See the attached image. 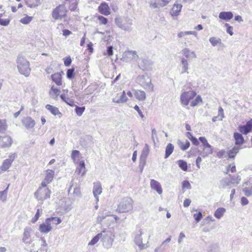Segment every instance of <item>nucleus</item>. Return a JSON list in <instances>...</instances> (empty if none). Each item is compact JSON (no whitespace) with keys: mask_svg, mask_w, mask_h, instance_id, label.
<instances>
[{"mask_svg":"<svg viewBox=\"0 0 252 252\" xmlns=\"http://www.w3.org/2000/svg\"><path fill=\"white\" fill-rule=\"evenodd\" d=\"M116 25L121 30L130 32L132 31L131 26L133 21L126 17H117L115 19Z\"/></svg>","mask_w":252,"mask_h":252,"instance_id":"f257e3e1","label":"nucleus"},{"mask_svg":"<svg viewBox=\"0 0 252 252\" xmlns=\"http://www.w3.org/2000/svg\"><path fill=\"white\" fill-rule=\"evenodd\" d=\"M17 63L19 72L26 77L29 76L31 72V68L29 66L30 63L24 58L19 55L17 58Z\"/></svg>","mask_w":252,"mask_h":252,"instance_id":"f03ea898","label":"nucleus"},{"mask_svg":"<svg viewBox=\"0 0 252 252\" xmlns=\"http://www.w3.org/2000/svg\"><path fill=\"white\" fill-rule=\"evenodd\" d=\"M133 200L132 198L128 197H124L118 204L116 211L120 213L128 212L133 209Z\"/></svg>","mask_w":252,"mask_h":252,"instance_id":"7ed1b4c3","label":"nucleus"},{"mask_svg":"<svg viewBox=\"0 0 252 252\" xmlns=\"http://www.w3.org/2000/svg\"><path fill=\"white\" fill-rule=\"evenodd\" d=\"M101 241L103 245L106 248H110L112 246L114 238L115 237L113 233L108 230H103L101 233Z\"/></svg>","mask_w":252,"mask_h":252,"instance_id":"20e7f679","label":"nucleus"},{"mask_svg":"<svg viewBox=\"0 0 252 252\" xmlns=\"http://www.w3.org/2000/svg\"><path fill=\"white\" fill-rule=\"evenodd\" d=\"M67 9L64 4H60L53 9L52 16L55 20H61L66 16Z\"/></svg>","mask_w":252,"mask_h":252,"instance_id":"39448f33","label":"nucleus"},{"mask_svg":"<svg viewBox=\"0 0 252 252\" xmlns=\"http://www.w3.org/2000/svg\"><path fill=\"white\" fill-rule=\"evenodd\" d=\"M137 80L139 84L145 89L150 92L153 91L154 86L151 83V79L149 77L144 75L139 76L137 78Z\"/></svg>","mask_w":252,"mask_h":252,"instance_id":"423d86ee","label":"nucleus"},{"mask_svg":"<svg viewBox=\"0 0 252 252\" xmlns=\"http://www.w3.org/2000/svg\"><path fill=\"white\" fill-rule=\"evenodd\" d=\"M51 191L47 188H39L34 193V195L38 200L43 201L50 197Z\"/></svg>","mask_w":252,"mask_h":252,"instance_id":"0eeeda50","label":"nucleus"},{"mask_svg":"<svg viewBox=\"0 0 252 252\" xmlns=\"http://www.w3.org/2000/svg\"><path fill=\"white\" fill-rule=\"evenodd\" d=\"M196 95V93L192 91L183 92L180 96V101L181 104L184 106L188 105L189 101L192 99Z\"/></svg>","mask_w":252,"mask_h":252,"instance_id":"6e6552de","label":"nucleus"},{"mask_svg":"<svg viewBox=\"0 0 252 252\" xmlns=\"http://www.w3.org/2000/svg\"><path fill=\"white\" fill-rule=\"evenodd\" d=\"M33 233V230L31 227L27 226L24 229L22 241L26 245H30L32 240L31 238L32 234Z\"/></svg>","mask_w":252,"mask_h":252,"instance_id":"1a4fd4ad","label":"nucleus"},{"mask_svg":"<svg viewBox=\"0 0 252 252\" xmlns=\"http://www.w3.org/2000/svg\"><path fill=\"white\" fill-rule=\"evenodd\" d=\"M150 149L149 146L147 144L145 145L144 148L142 150L140 158V164L139 166L141 168V172H142L143 167L146 164V158L149 155Z\"/></svg>","mask_w":252,"mask_h":252,"instance_id":"9d476101","label":"nucleus"},{"mask_svg":"<svg viewBox=\"0 0 252 252\" xmlns=\"http://www.w3.org/2000/svg\"><path fill=\"white\" fill-rule=\"evenodd\" d=\"M138 58L137 52L135 51H126L123 55L121 60L125 62L128 63L132 60L136 59Z\"/></svg>","mask_w":252,"mask_h":252,"instance_id":"9b49d317","label":"nucleus"},{"mask_svg":"<svg viewBox=\"0 0 252 252\" xmlns=\"http://www.w3.org/2000/svg\"><path fill=\"white\" fill-rule=\"evenodd\" d=\"M244 187L243 192L247 196L252 195V177L245 182L243 185Z\"/></svg>","mask_w":252,"mask_h":252,"instance_id":"f8f14e48","label":"nucleus"},{"mask_svg":"<svg viewBox=\"0 0 252 252\" xmlns=\"http://www.w3.org/2000/svg\"><path fill=\"white\" fill-rule=\"evenodd\" d=\"M137 63L139 67L143 70H148L152 66L151 62L146 58L139 59Z\"/></svg>","mask_w":252,"mask_h":252,"instance_id":"ddd939ff","label":"nucleus"},{"mask_svg":"<svg viewBox=\"0 0 252 252\" xmlns=\"http://www.w3.org/2000/svg\"><path fill=\"white\" fill-rule=\"evenodd\" d=\"M15 156H11L9 158L4 160L1 165L0 166V173L6 171L10 167L14 159Z\"/></svg>","mask_w":252,"mask_h":252,"instance_id":"4468645a","label":"nucleus"},{"mask_svg":"<svg viewBox=\"0 0 252 252\" xmlns=\"http://www.w3.org/2000/svg\"><path fill=\"white\" fill-rule=\"evenodd\" d=\"M22 124L27 129H31L35 125V121L30 117H26L22 120Z\"/></svg>","mask_w":252,"mask_h":252,"instance_id":"2eb2a0df","label":"nucleus"},{"mask_svg":"<svg viewBox=\"0 0 252 252\" xmlns=\"http://www.w3.org/2000/svg\"><path fill=\"white\" fill-rule=\"evenodd\" d=\"M52 229V227L49 223V220L46 219L45 222L40 224L39 230L43 233H48Z\"/></svg>","mask_w":252,"mask_h":252,"instance_id":"dca6fc26","label":"nucleus"},{"mask_svg":"<svg viewBox=\"0 0 252 252\" xmlns=\"http://www.w3.org/2000/svg\"><path fill=\"white\" fill-rule=\"evenodd\" d=\"M12 143L11 138L9 136H0V147L2 148L10 147Z\"/></svg>","mask_w":252,"mask_h":252,"instance_id":"f3484780","label":"nucleus"},{"mask_svg":"<svg viewBox=\"0 0 252 252\" xmlns=\"http://www.w3.org/2000/svg\"><path fill=\"white\" fill-rule=\"evenodd\" d=\"M102 189L100 182H96L94 183L93 192L94 196L95 197L96 202H98L99 200L98 195L101 193Z\"/></svg>","mask_w":252,"mask_h":252,"instance_id":"a211bd4d","label":"nucleus"},{"mask_svg":"<svg viewBox=\"0 0 252 252\" xmlns=\"http://www.w3.org/2000/svg\"><path fill=\"white\" fill-rule=\"evenodd\" d=\"M139 233L137 234L135 237L134 242L140 249H143L147 248V246L146 244L142 243V240L141 238L143 234L142 230L141 229L139 230Z\"/></svg>","mask_w":252,"mask_h":252,"instance_id":"6ab92c4d","label":"nucleus"},{"mask_svg":"<svg viewBox=\"0 0 252 252\" xmlns=\"http://www.w3.org/2000/svg\"><path fill=\"white\" fill-rule=\"evenodd\" d=\"M150 186L151 188L156 190L159 194H161L162 193V189L159 182L154 179H152L150 181Z\"/></svg>","mask_w":252,"mask_h":252,"instance_id":"aec40b11","label":"nucleus"},{"mask_svg":"<svg viewBox=\"0 0 252 252\" xmlns=\"http://www.w3.org/2000/svg\"><path fill=\"white\" fill-rule=\"evenodd\" d=\"M99 12L104 15H108L110 14V8L108 5L105 2L102 3L98 7Z\"/></svg>","mask_w":252,"mask_h":252,"instance_id":"412c9836","label":"nucleus"},{"mask_svg":"<svg viewBox=\"0 0 252 252\" xmlns=\"http://www.w3.org/2000/svg\"><path fill=\"white\" fill-rule=\"evenodd\" d=\"M182 54L189 59H192L196 58L194 52L191 51L189 48H185L182 50Z\"/></svg>","mask_w":252,"mask_h":252,"instance_id":"4be33fe9","label":"nucleus"},{"mask_svg":"<svg viewBox=\"0 0 252 252\" xmlns=\"http://www.w3.org/2000/svg\"><path fill=\"white\" fill-rule=\"evenodd\" d=\"M45 108L48 110H49L53 115L59 116L60 118L62 117V114L60 112L59 109L57 107L50 104H47L45 106Z\"/></svg>","mask_w":252,"mask_h":252,"instance_id":"5701e85b","label":"nucleus"},{"mask_svg":"<svg viewBox=\"0 0 252 252\" xmlns=\"http://www.w3.org/2000/svg\"><path fill=\"white\" fill-rule=\"evenodd\" d=\"M233 17V13L230 11H223L220 13L219 17L220 19L225 20L226 21H229Z\"/></svg>","mask_w":252,"mask_h":252,"instance_id":"b1692460","label":"nucleus"},{"mask_svg":"<svg viewBox=\"0 0 252 252\" xmlns=\"http://www.w3.org/2000/svg\"><path fill=\"white\" fill-rule=\"evenodd\" d=\"M234 138L235 140V144L237 145H242L244 143V139L242 135L238 132L234 133Z\"/></svg>","mask_w":252,"mask_h":252,"instance_id":"393cba45","label":"nucleus"},{"mask_svg":"<svg viewBox=\"0 0 252 252\" xmlns=\"http://www.w3.org/2000/svg\"><path fill=\"white\" fill-rule=\"evenodd\" d=\"M171 239V236H170L168 238L165 239L159 247L155 249V252H163V251L165 250V244L170 242Z\"/></svg>","mask_w":252,"mask_h":252,"instance_id":"a878e982","label":"nucleus"},{"mask_svg":"<svg viewBox=\"0 0 252 252\" xmlns=\"http://www.w3.org/2000/svg\"><path fill=\"white\" fill-rule=\"evenodd\" d=\"M181 64L182 67L181 73H189V63L187 60L184 58H181Z\"/></svg>","mask_w":252,"mask_h":252,"instance_id":"bb28decb","label":"nucleus"},{"mask_svg":"<svg viewBox=\"0 0 252 252\" xmlns=\"http://www.w3.org/2000/svg\"><path fill=\"white\" fill-rule=\"evenodd\" d=\"M76 171L79 174H81V176L85 175L86 172L85 162L83 160L81 161L77 168Z\"/></svg>","mask_w":252,"mask_h":252,"instance_id":"cd10ccee","label":"nucleus"},{"mask_svg":"<svg viewBox=\"0 0 252 252\" xmlns=\"http://www.w3.org/2000/svg\"><path fill=\"white\" fill-rule=\"evenodd\" d=\"M60 89L55 87L54 86H53L51 88L49 94L50 95V96L52 98L56 99L58 96L60 94Z\"/></svg>","mask_w":252,"mask_h":252,"instance_id":"c85d7f7f","label":"nucleus"},{"mask_svg":"<svg viewBox=\"0 0 252 252\" xmlns=\"http://www.w3.org/2000/svg\"><path fill=\"white\" fill-rule=\"evenodd\" d=\"M240 148L238 146H234L227 152L229 158H234L236 154L239 152Z\"/></svg>","mask_w":252,"mask_h":252,"instance_id":"c756f323","label":"nucleus"},{"mask_svg":"<svg viewBox=\"0 0 252 252\" xmlns=\"http://www.w3.org/2000/svg\"><path fill=\"white\" fill-rule=\"evenodd\" d=\"M51 78L57 85L60 86L62 85V76L60 73H55L51 75Z\"/></svg>","mask_w":252,"mask_h":252,"instance_id":"7c9ffc66","label":"nucleus"},{"mask_svg":"<svg viewBox=\"0 0 252 252\" xmlns=\"http://www.w3.org/2000/svg\"><path fill=\"white\" fill-rule=\"evenodd\" d=\"M182 7V5L181 4H174L171 9V14L174 16L178 15Z\"/></svg>","mask_w":252,"mask_h":252,"instance_id":"2f4dec72","label":"nucleus"},{"mask_svg":"<svg viewBox=\"0 0 252 252\" xmlns=\"http://www.w3.org/2000/svg\"><path fill=\"white\" fill-rule=\"evenodd\" d=\"M136 98L140 101L144 100L146 98V94L145 92L141 90H136L135 92Z\"/></svg>","mask_w":252,"mask_h":252,"instance_id":"473e14b6","label":"nucleus"},{"mask_svg":"<svg viewBox=\"0 0 252 252\" xmlns=\"http://www.w3.org/2000/svg\"><path fill=\"white\" fill-rule=\"evenodd\" d=\"M46 172L45 181H46L47 183H50L53 179L55 172L52 170L48 169L47 170Z\"/></svg>","mask_w":252,"mask_h":252,"instance_id":"72a5a7b5","label":"nucleus"},{"mask_svg":"<svg viewBox=\"0 0 252 252\" xmlns=\"http://www.w3.org/2000/svg\"><path fill=\"white\" fill-rule=\"evenodd\" d=\"M231 182L232 181H230L229 179L223 178L221 179L220 182L219 188L220 189H223L226 186H231Z\"/></svg>","mask_w":252,"mask_h":252,"instance_id":"f704fd0d","label":"nucleus"},{"mask_svg":"<svg viewBox=\"0 0 252 252\" xmlns=\"http://www.w3.org/2000/svg\"><path fill=\"white\" fill-rule=\"evenodd\" d=\"M27 6L30 8H34L40 4V0H26Z\"/></svg>","mask_w":252,"mask_h":252,"instance_id":"c9c22d12","label":"nucleus"},{"mask_svg":"<svg viewBox=\"0 0 252 252\" xmlns=\"http://www.w3.org/2000/svg\"><path fill=\"white\" fill-rule=\"evenodd\" d=\"M60 97L62 100L65 102L67 105L70 106L75 105L74 100L70 98L66 97L64 94H62L60 95Z\"/></svg>","mask_w":252,"mask_h":252,"instance_id":"e433bc0d","label":"nucleus"},{"mask_svg":"<svg viewBox=\"0 0 252 252\" xmlns=\"http://www.w3.org/2000/svg\"><path fill=\"white\" fill-rule=\"evenodd\" d=\"M226 210L224 208H219L214 213V216L218 219H220L224 215Z\"/></svg>","mask_w":252,"mask_h":252,"instance_id":"4c0bfd02","label":"nucleus"},{"mask_svg":"<svg viewBox=\"0 0 252 252\" xmlns=\"http://www.w3.org/2000/svg\"><path fill=\"white\" fill-rule=\"evenodd\" d=\"M174 146L171 144V143H169L166 147V149H165V158H168L170 155L172 153L173 150H174Z\"/></svg>","mask_w":252,"mask_h":252,"instance_id":"58836bf2","label":"nucleus"},{"mask_svg":"<svg viewBox=\"0 0 252 252\" xmlns=\"http://www.w3.org/2000/svg\"><path fill=\"white\" fill-rule=\"evenodd\" d=\"M213 153V149L212 146L210 148H203V151L201 153L200 155L203 157H206L209 155Z\"/></svg>","mask_w":252,"mask_h":252,"instance_id":"ea45409f","label":"nucleus"},{"mask_svg":"<svg viewBox=\"0 0 252 252\" xmlns=\"http://www.w3.org/2000/svg\"><path fill=\"white\" fill-rule=\"evenodd\" d=\"M230 176V181H232L231 185H233V186H236L240 183V182L241 181V177L240 176Z\"/></svg>","mask_w":252,"mask_h":252,"instance_id":"a19ab883","label":"nucleus"},{"mask_svg":"<svg viewBox=\"0 0 252 252\" xmlns=\"http://www.w3.org/2000/svg\"><path fill=\"white\" fill-rule=\"evenodd\" d=\"M7 127L6 121L5 120H0V133H4Z\"/></svg>","mask_w":252,"mask_h":252,"instance_id":"79ce46f5","label":"nucleus"},{"mask_svg":"<svg viewBox=\"0 0 252 252\" xmlns=\"http://www.w3.org/2000/svg\"><path fill=\"white\" fill-rule=\"evenodd\" d=\"M238 130L240 132L244 134H247L248 133L251 132L246 124L244 126H240L238 127Z\"/></svg>","mask_w":252,"mask_h":252,"instance_id":"37998d69","label":"nucleus"},{"mask_svg":"<svg viewBox=\"0 0 252 252\" xmlns=\"http://www.w3.org/2000/svg\"><path fill=\"white\" fill-rule=\"evenodd\" d=\"M179 166L184 171L188 169L187 163L183 160H179L178 161Z\"/></svg>","mask_w":252,"mask_h":252,"instance_id":"c03bdc74","label":"nucleus"},{"mask_svg":"<svg viewBox=\"0 0 252 252\" xmlns=\"http://www.w3.org/2000/svg\"><path fill=\"white\" fill-rule=\"evenodd\" d=\"M209 41L213 46H215L221 43V39L216 37H212L209 39Z\"/></svg>","mask_w":252,"mask_h":252,"instance_id":"a18cd8bd","label":"nucleus"},{"mask_svg":"<svg viewBox=\"0 0 252 252\" xmlns=\"http://www.w3.org/2000/svg\"><path fill=\"white\" fill-rule=\"evenodd\" d=\"M47 220H49V223L51 224H58L62 222V220L60 218L57 217H51L47 218Z\"/></svg>","mask_w":252,"mask_h":252,"instance_id":"49530a36","label":"nucleus"},{"mask_svg":"<svg viewBox=\"0 0 252 252\" xmlns=\"http://www.w3.org/2000/svg\"><path fill=\"white\" fill-rule=\"evenodd\" d=\"M178 144L180 148L183 151H185L188 149L190 146V143L188 140H186L185 144H184L181 141H178Z\"/></svg>","mask_w":252,"mask_h":252,"instance_id":"de8ad7c7","label":"nucleus"},{"mask_svg":"<svg viewBox=\"0 0 252 252\" xmlns=\"http://www.w3.org/2000/svg\"><path fill=\"white\" fill-rule=\"evenodd\" d=\"M101 234L100 233H98L95 236H94L92 240L89 243V245H94L95 244L98 240L101 239Z\"/></svg>","mask_w":252,"mask_h":252,"instance_id":"09e8293b","label":"nucleus"},{"mask_svg":"<svg viewBox=\"0 0 252 252\" xmlns=\"http://www.w3.org/2000/svg\"><path fill=\"white\" fill-rule=\"evenodd\" d=\"M32 19V17L26 15L23 18L21 19L20 22L23 24H28Z\"/></svg>","mask_w":252,"mask_h":252,"instance_id":"8fccbe9b","label":"nucleus"},{"mask_svg":"<svg viewBox=\"0 0 252 252\" xmlns=\"http://www.w3.org/2000/svg\"><path fill=\"white\" fill-rule=\"evenodd\" d=\"M74 68H72L67 69L66 72V76L67 78L69 79H72L74 77L75 73H74Z\"/></svg>","mask_w":252,"mask_h":252,"instance_id":"3c124183","label":"nucleus"},{"mask_svg":"<svg viewBox=\"0 0 252 252\" xmlns=\"http://www.w3.org/2000/svg\"><path fill=\"white\" fill-rule=\"evenodd\" d=\"M202 102V98L200 95H197L196 98L193 100L191 103L190 106L192 107H194L196 106L199 103Z\"/></svg>","mask_w":252,"mask_h":252,"instance_id":"603ef678","label":"nucleus"},{"mask_svg":"<svg viewBox=\"0 0 252 252\" xmlns=\"http://www.w3.org/2000/svg\"><path fill=\"white\" fill-rule=\"evenodd\" d=\"M8 188V186L4 190L0 191V200L2 202L6 200Z\"/></svg>","mask_w":252,"mask_h":252,"instance_id":"864d4df0","label":"nucleus"},{"mask_svg":"<svg viewBox=\"0 0 252 252\" xmlns=\"http://www.w3.org/2000/svg\"><path fill=\"white\" fill-rule=\"evenodd\" d=\"M199 141L202 143L204 147L205 148H210L211 145H210L208 142L207 139L204 137H200L199 138Z\"/></svg>","mask_w":252,"mask_h":252,"instance_id":"5fc2aeb1","label":"nucleus"},{"mask_svg":"<svg viewBox=\"0 0 252 252\" xmlns=\"http://www.w3.org/2000/svg\"><path fill=\"white\" fill-rule=\"evenodd\" d=\"M85 109V107H80V106H76L75 108V112L77 115L79 116H81L83 113L84 112Z\"/></svg>","mask_w":252,"mask_h":252,"instance_id":"6e6d98bb","label":"nucleus"},{"mask_svg":"<svg viewBox=\"0 0 252 252\" xmlns=\"http://www.w3.org/2000/svg\"><path fill=\"white\" fill-rule=\"evenodd\" d=\"M191 186L189 182L187 180H185L182 182V188L183 189H190Z\"/></svg>","mask_w":252,"mask_h":252,"instance_id":"4d7b16f0","label":"nucleus"},{"mask_svg":"<svg viewBox=\"0 0 252 252\" xmlns=\"http://www.w3.org/2000/svg\"><path fill=\"white\" fill-rule=\"evenodd\" d=\"M80 152L78 150H73L71 153V158L73 160H75L79 157Z\"/></svg>","mask_w":252,"mask_h":252,"instance_id":"13d9d810","label":"nucleus"},{"mask_svg":"<svg viewBox=\"0 0 252 252\" xmlns=\"http://www.w3.org/2000/svg\"><path fill=\"white\" fill-rule=\"evenodd\" d=\"M217 116H219V118H220L219 119L220 121H222L224 118L223 109L221 107L219 108L218 115Z\"/></svg>","mask_w":252,"mask_h":252,"instance_id":"bf43d9fd","label":"nucleus"},{"mask_svg":"<svg viewBox=\"0 0 252 252\" xmlns=\"http://www.w3.org/2000/svg\"><path fill=\"white\" fill-rule=\"evenodd\" d=\"M98 20H99V22L101 24L106 25L108 22L107 19L102 16H99L98 17Z\"/></svg>","mask_w":252,"mask_h":252,"instance_id":"052dcab7","label":"nucleus"},{"mask_svg":"<svg viewBox=\"0 0 252 252\" xmlns=\"http://www.w3.org/2000/svg\"><path fill=\"white\" fill-rule=\"evenodd\" d=\"M10 23V19H1L0 20V25L3 26H7Z\"/></svg>","mask_w":252,"mask_h":252,"instance_id":"680f3d73","label":"nucleus"},{"mask_svg":"<svg viewBox=\"0 0 252 252\" xmlns=\"http://www.w3.org/2000/svg\"><path fill=\"white\" fill-rule=\"evenodd\" d=\"M202 217V215L200 212H199L198 213L194 214L193 215V218L197 222L201 220Z\"/></svg>","mask_w":252,"mask_h":252,"instance_id":"e2e57ef3","label":"nucleus"},{"mask_svg":"<svg viewBox=\"0 0 252 252\" xmlns=\"http://www.w3.org/2000/svg\"><path fill=\"white\" fill-rule=\"evenodd\" d=\"M225 26L227 27V33L229 34L230 35H232L233 34V27L232 26H229V25L227 23L225 24Z\"/></svg>","mask_w":252,"mask_h":252,"instance_id":"0e129e2a","label":"nucleus"},{"mask_svg":"<svg viewBox=\"0 0 252 252\" xmlns=\"http://www.w3.org/2000/svg\"><path fill=\"white\" fill-rule=\"evenodd\" d=\"M64 60V64L65 66H69L71 63V59L70 57H67L65 58Z\"/></svg>","mask_w":252,"mask_h":252,"instance_id":"69168bd1","label":"nucleus"},{"mask_svg":"<svg viewBox=\"0 0 252 252\" xmlns=\"http://www.w3.org/2000/svg\"><path fill=\"white\" fill-rule=\"evenodd\" d=\"M120 99L121 103L126 102L127 100V97L126 95L125 91H123L122 94L121 95Z\"/></svg>","mask_w":252,"mask_h":252,"instance_id":"338daca9","label":"nucleus"},{"mask_svg":"<svg viewBox=\"0 0 252 252\" xmlns=\"http://www.w3.org/2000/svg\"><path fill=\"white\" fill-rule=\"evenodd\" d=\"M73 194L75 196H80L81 195V190L78 187H75L74 188L73 190Z\"/></svg>","mask_w":252,"mask_h":252,"instance_id":"774afa93","label":"nucleus"}]
</instances>
